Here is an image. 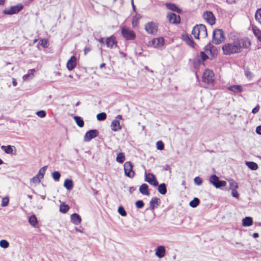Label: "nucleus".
I'll list each match as a JSON object with an SVG mask.
<instances>
[{
    "mask_svg": "<svg viewBox=\"0 0 261 261\" xmlns=\"http://www.w3.org/2000/svg\"><path fill=\"white\" fill-rule=\"evenodd\" d=\"M39 44L44 48L48 46V41L46 39H42L39 41Z\"/></svg>",
    "mask_w": 261,
    "mask_h": 261,
    "instance_id": "47",
    "label": "nucleus"
},
{
    "mask_svg": "<svg viewBox=\"0 0 261 261\" xmlns=\"http://www.w3.org/2000/svg\"><path fill=\"white\" fill-rule=\"evenodd\" d=\"M41 178L38 176V175H36L33 177L31 180V183L36 185L39 184L41 181Z\"/></svg>",
    "mask_w": 261,
    "mask_h": 261,
    "instance_id": "44",
    "label": "nucleus"
},
{
    "mask_svg": "<svg viewBox=\"0 0 261 261\" xmlns=\"http://www.w3.org/2000/svg\"><path fill=\"white\" fill-rule=\"evenodd\" d=\"M156 146L158 150H162L164 148V144L162 141H159L156 143Z\"/></svg>",
    "mask_w": 261,
    "mask_h": 261,
    "instance_id": "45",
    "label": "nucleus"
},
{
    "mask_svg": "<svg viewBox=\"0 0 261 261\" xmlns=\"http://www.w3.org/2000/svg\"><path fill=\"white\" fill-rule=\"evenodd\" d=\"M192 34L197 39L205 38L207 35L206 28L204 24H197L193 27Z\"/></svg>",
    "mask_w": 261,
    "mask_h": 261,
    "instance_id": "2",
    "label": "nucleus"
},
{
    "mask_svg": "<svg viewBox=\"0 0 261 261\" xmlns=\"http://www.w3.org/2000/svg\"><path fill=\"white\" fill-rule=\"evenodd\" d=\"M246 165L249 169L252 170H255L258 168L257 164L253 162H246Z\"/></svg>",
    "mask_w": 261,
    "mask_h": 261,
    "instance_id": "31",
    "label": "nucleus"
},
{
    "mask_svg": "<svg viewBox=\"0 0 261 261\" xmlns=\"http://www.w3.org/2000/svg\"><path fill=\"white\" fill-rule=\"evenodd\" d=\"M182 39L186 42V43L192 47H194V45H195L193 40L190 38L189 35L187 34H183L182 35Z\"/></svg>",
    "mask_w": 261,
    "mask_h": 261,
    "instance_id": "20",
    "label": "nucleus"
},
{
    "mask_svg": "<svg viewBox=\"0 0 261 261\" xmlns=\"http://www.w3.org/2000/svg\"><path fill=\"white\" fill-rule=\"evenodd\" d=\"M165 248L163 246H158L155 250V255L159 258H162L165 254Z\"/></svg>",
    "mask_w": 261,
    "mask_h": 261,
    "instance_id": "19",
    "label": "nucleus"
},
{
    "mask_svg": "<svg viewBox=\"0 0 261 261\" xmlns=\"http://www.w3.org/2000/svg\"><path fill=\"white\" fill-rule=\"evenodd\" d=\"M122 119V117L121 115H118L115 119L113 120L111 124V127L113 131L117 132L122 128L120 125L119 120Z\"/></svg>",
    "mask_w": 261,
    "mask_h": 261,
    "instance_id": "10",
    "label": "nucleus"
},
{
    "mask_svg": "<svg viewBox=\"0 0 261 261\" xmlns=\"http://www.w3.org/2000/svg\"><path fill=\"white\" fill-rule=\"evenodd\" d=\"M210 182L216 188H221L226 185V182L224 180H220L219 177L215 174L212 175L209 178Z\"/></svg>",
    "mask_w": 261,
    "mask_h": 261,
    "instance_id": "4",
    "label": "nucleus"
},
{
    "mask_svg": "<svg viewBox=\"0 0 261 261\" xmlns=\"http://www.w3.org/2000/svg\"><path fill=\"white\" fill-rule=\"evenodd\" d=\"M135 190H136L135 188L132 187L129 188V191L130 193H132L134 192V191H135Z\"/></svg>",
    "mask_w": 261,
    "mask_h": 261,
    "instance_id": "61",
    "label": "nucleus"
},
{
    "mask_svg": "<svg viewBox=\"0 0 261 261\" xmlns=\"http://www.w3.org/2000/svg\"><path fill=\"white\" fill-rule=\"evenodd\" d=\"M29 222L30 225L34 227L37 225L38 222L37 218L35 215H32L29 217Z\"/></svg>",
    "mask_w": 261,
    "mask_h": 261,
    "instance_id": "34",
    "label": "nucleus"
},
{
    "mask_svg": "<svg viewBox=\"0 0 261 261\" xmlns=\"http://www.w3.org/2000/svg\"><path fill=\"white\" fill-rule=\"evenodd\" d=\"M9 246V243L6 240H2L0 241V247L6 249Z\"/></svg>",
    "mask_w": 261,
    "mask_h": 261,
    "instance_id": "42",
    "label": "nucleus"
},
{
    "mask_svg": "<svg viewBox=\"0 0 261 261\" xmlns=\"http://www.w3.org/2000/svg\"><path fill=\"white\" fill-rule=\"evenodd\" d=\"M145 180L153 186H157L158 185V181L154 175L152 173H145Z\"/></svg>",
    "mask_w": 261,
    "mask_h": 261,
    "instance_id": "12",
    "label": "nucleus"
},
{
    "mask_svg": "<svg viewBox=\"0 0 261 261\" xmlns=\"http://www.w3.org/2000/svg\"><path fill=\"white\" fill-rule=\"evenodd\" d=\"M200 56L203 61L206 60L208 58L207 56L203 51L200 53Z\"/></svg>",
    "mask_w": 261,
    "mask_h": 261,
    "instance_id": "55",
    "label": "nucleus"
},
{
    "mask_svg": "<svg viewBox=\"0 0 261 261\" xmlns=\"http://www.w3.org/2000/svg\"><path fill=\"white\" fill-rule=\"evenodd\" d=\"M255 18L261 24V8L257 10L255 14Z\"/></svg>",
    "mask_w": 261,
    "mask_h": 261,
    "instance_id": "39",
    "label": "nucleus"
},
{
    "mask_svg": "<svg viewBox=\"0 0 261 261\" xmlns=\"http://www.w3.org/2000/svg\"><path fill=\"white\" fill-rule=\"evenodd\" d=\"M251 46V42L247 38H236L232 41L225 44L222 47L224 55H230L241 53L244 49Z\"/></svg>",
    "mask_w": 261,
    "mask_h": 261,
    "instance_id": "1",
    "label": "nucleus"
},
{
    "mask_svg": "<svg viewBox=\"0 0 261 261\" xmlns=\"http://www.w3.org/2000/svg\"><path fill=\"white\" fill-rule=\"evenodd\" d=\"M106 43L107 46L111 48L117 46V41L114 35H112L110 37L107 38L106 40Z\"/></svg>",
    "mask_w": 261,
    "mask_h": 261,
    "instance_id": "16",
    "label": "nucleus"
},
{
    "mask_svg": "<svg viewBox=\"0 0 261 261\" xmlns=\"http://www.w3.org/2000/svg\"><path fill=\"white\" fill-rule=\"evenodd\" d=\"M205 50L206 51H210L211 53H212V50H214V47L212 44L209 43L205 46Z\"/></svg>",
    "mask_w": 261,
    "mask_h": 261,
    "instance_id": "49",
    "label": "nucleus"
},
{
    "mask_svg": "<svg viewBox=\"0 0 261 261\" xmlns=\"http://www.w3.org/2000/svg\"><path fill=\"white\" fill-rule=\"evenodd\" d=\"M167 18L169 21L172 23L177 24L180 21L179 16L173 13H169L167 15Z\"/></svg>",
    "mask_w": 261,
    "mask_h": 261,
    "instance_id": "15",
    "label": "nucleus"
},
{
    "mask_svg": "<svg viewBox=\"0 0 261 261\" xmlns=\"http://www.w3.org/2000/svg\"><path fill=\"white\" fill-rule=\"evenodd\" d=\"M47 166H45L43 167H42L39 171V172L37 174L38 177L42 179L43 178L44 175L45 174V171L47 169Z\"/></svg>",
    "mask_w": 261,
    "mask_h": 261,
    "instance_id": "36",
    "label": "nucleus"
},
{
    "mask_svg": "<svg viewBox=\"0 0 261 261\" xmlns=\"http://www.w3.org/2000/svg\"><path fill=\"white\" fill-rule=\"evenodd\" d=\"M245 74L246 76L248 79H251L252 77V73L249 71V70H245Z\"/></svg>",
    "mask_w": 261,
    "mask_h": 261,
    "instance_id": "54",
    "label": "nucleus"
},
{
    "mask_svg": "<svg viewBox=\"0 0 261 261\" xmlns=\"http://www.w3.org/2000/svg\"><path fill=\"white\" fill-rule=\"evenodd\" d=\"M64 186L68 190H70L73 187V181L71 179H66L64 183Z\"/></svg>",
    "mask_w": 261,
    "mask_h": 261,
    "instance_id": "27",
    "label": "nucleus"
},
{
    "mask_svg": "<svg viewBox=\"0 0 261 261\" xmlns=\"http://www.w3.org/2000/svg\"><path fill=\"white\" fill-rule=\"evenodd\" d=\"M253 221L251 217H246L243 219V225L244 226H250L252 224Z\"/></svg>",
    "mask_w": 261,
    "mask_h": 261,
    "instance_id": "25",
    "label": "nucleus"
},
{
    "mask_svg": "<svg viewBox=\"0 0 261 261\" xmlns=\"http://www.w3.org/2000/svg\"><path fill=\"white\" fill-rule=\"evenodd\" d=\"M12 84L14 87L17 86V83L16 80L14 78L12 79Z\"/></svg>",
    "mask_w": 261,
    "mask_h": 261,
    "instance_id": "60",
    "label": "nucleus"
},
{
    "mask_svg": "<svg viewBox=\"0 0 261 261\" xmlns=\"http://www.w3.org/2000/svg\"><path fill=\"white\" fill-rule=\"evenodd\" d=\"M164 39L163 37L154 38L149 42V45L154 47H159L163 46Z\"/></svg>",
    "mask_w": 261,
    "mask_h": 261,
    "instance_id": "14",
    "label": "nucleus"
},
{
    "mask_svg": "<svg viewBox=\"0 0 261 261\" xmlns=\"http://www.w3.org/2000/svg\"><path fill=\"white\" fill-rule=\"evenodd\" d=\"M23 7L21 4H18L17 5L10 7L9 8L6 9L4 11V13L7 15H12L18 13L22 9Z\"/></svg>",
    "mask_w": 261,
    "mask_h": 261,
    "instance_id": "8",
    "label": "nucleus"
},
{
    "mask_svg": "<svg viewBox=\"0 0 261 261\" xmlns=\"http://www.w3.org/2000/svg\"><path fill=\"white\" fill-rule=\"evenodd\" d=\"M135 204L137 207L139 208L143 207L144 205L143 201L141 200L137 201Z\"/></svg>",
    "mask_w": 261,
    "mask_h": 261,
    "instance_id": "50",
    "label": "nucleus"
},
{
    "mask_svg": "<svg viewBox=\"0 0 261 261\" xmlns=\"http://www.w3.org/2000/svg\"><path fill=\"white\" fill-rule=\"evenodd\" d=\"M229 184V188L231 190L237 189L238 188V185L237 182L233 179L228 180Z\"/></svg>",
    "mask_w": 261,
    "mask_h": 261,
    "instance_id": "37",
    "label": "nucleus"
},
{
    "mask_svg": "<svg viewBox=\"0 0 261 261\" xmlns=\"http://www.w3.org/2000/svg\"><path fill=\"white\" fill-rule=\"evenodd\" d=\"M69 209L68 205L65 204H61L60 206V211L62 213H66Z\"/></svg>",
    "mask_w": 261,
    "mask_h": 261,
    "instance_id": "38",
    "label": "nucleus"
},
{
    "mask_svg": "<svg viewBox=\"0 0 261 261\" xmlns=\"http://www.w3.org/2000/svg\"><path fill=\"white\" fill-rule=\"evenodd\" d=\"M116 160L118 163H119L120 164L123 163L125 160L124 154L122 152L118 153Z\"/></svg>",
    "mask_w": 261,
    "mask_h": 261,
    "instance_id": "32",
    "label": "nucleus"
},
{
    "mask_svg": "<svg viewBox=\"0 0 261 261\" xmlns=\"http://www.w3.org/2000/svg\"><path fill=\"white\" fill-rule=\"evenodd\" d=\"M139 18L136 15L132 18V24L134 27L137 26Z\"/></svg>",
    "mask_w": 261,
    "mask_h": 261,
    "instance_id": "51",
    "label": "nucleus"
},
{
    "mask_svg": "<svg viewBox=\"0 0 261 261\" xmlns=\"http://www.w3.org/2000/svg\"><path fill=\"white\" fill-rule=\"evenodd\" d=\"M34 69H32L30 70V73H28L24 75L22 77V79L24 81H29L30 79H32L34 76V72H35Z\"/></svg>",
    "mask_w": 261,
    "mask_h": 261,
    "instance_id": "29",
    "label": "nucleus"
},
{
    "mask_svg": "<svg viewBox=\"0 0 261 261\" xmlns=\"http://www.w3.org/2000/svg\"><path fill=\"white\" fill-rule=\"evenodd\" d=\"M258 111H259V107L257 106L253 109V110L252 111V113L253 114H256V113H257L258 112Z\"/></svg>",
    "mask_w": 261,
    "mask_h": 261,
    "instance_id": "56",
    "label": "nucleus"
},
{
    "mask_svg": "<svg viewBox=\"0 0 261 261\" xmlns=\"http://www.w3.org/2000/svg\"><path fill=\"white\" fill-rule=\"evenodd\" d=\"M199 202L200 200L198 198H194L190 201L189 205L191 207L194 208L198 205Z\"/></svg>",
    "mask_w": 261,
    "mask_h": 261,
    "instance_id": "35",
    "label": "nucleus"
},
{
    "mask_svg": "<svg viewBox=\"0 0 261 261\" xmlns=\"http://www.w3.org/2000/svg\"><path fill=\"white\" fill-rule=\"evenodd\" d=\"M76 65V59L74 56H72L67 62V68L69 70H72Z\"/></svg>",
    "mask_w": 261,
    "mask_h": 261,
    "instance_id": "17",
    "label": "nucleus"
},
{
    "mask_svg": "<svg viewBox=\"0 0 261 261\" xmlns=\"http://www.w3.org/2000/svg\"><path fill=\"white\" fill-rule=\"evenodd\" d=\"M158 186L159 192L162 195H165L167 193V188L166 185L163 183L160 185L158 184Z\"/></svg>",
    "mask_w": 261,
    "mask_h": 261,
    "instance_id": "28",
    "label": "nucleus"
},
{
    "mask_svg": "<svg viewBox=\"0 0 261 261\" xmlns=\"http://www.w3.org/2000/svg\"><path fill=\"white\" fill-rule=\"evenodd\" d=\"M123 167L125 175L129 178H133L135 175V172L133 170L132 163L130 162H126L124 163Z\"/></svg>",
    "mask_w": 261,
    "mask_h": 261,
    "instance_id": "9",
    "label": "nucleus"
},
{
    "mask_svg": "<svg viewBox=\"0 0 261 261\" xmlns=\"http://www.w3.org/2000/svg\"><path fill=\"white\" fill-rule=\"evenodd\" d=\"M70 220L74 225H79L82 222V218L79 214L74 213L70 216Z\"/></svg>",
    "mask_w": 261,
    "mask_h": 261,
    "instance_id": "18",
    "label": "nucleus"
},
{
    "mask_svg": "<svg viewBox=\"0 0 261 261\" xmlns=\"http://www.w3.org/2000/svg\"><path fill=\"white\" fill-rule=\"evenodd\" d=\"M51 176L55 181H58L60 178L61 174L58 171H54L51 173Z\"/></svg>",
    "mask_w": 261,
    "mask_h": 261,
    "instance_id": "40",
    "label": "nucleus"
},
{
    "mask_svg": "<svg viewBox=\"0 0 261 261\" xmlns=\"http://www.w3.org/2000/svg\"><path fill=\"white\" fill-rule=\"evenodd\" d=\"M37 115L40 118H44L46 116V112L44 110H41L36 112Z\"/></svg>",
    "mask_w": 261,
    "mask_h": 261,
    "instance_id": "48",
    "label": "nucleus"
},
{
    "mask_svg": "<svg viewBox=\"0 0 261 261\" xmlns=\"http://www.w3.org/2000/svg\"><path fill=\"white\" fill-rule=\"evenodd\" d=\"M236 0H227V2L229 4L233 3Z\"/></svg>",
    "mask_w": 261,
    "mask_h": 261,
    "instance_id": "64",
    "label": "nucleus"
},
{
    "mask_svg": "<svg viewBox=\"0 0 261 261\" xmlns=\"http://www.w3.org/2000/svg\"><path fill=\"white\" fill-rule=\"evenodd\" d=\"M90 50L91 48L90 47H86L84 49V54L86 55Z\"/></svg>",
    "mask_w": 261,
    "mask_h": 261,
    "instance_id": "58",
    "label": "nucleus"
},
{
    "mask_svg": "<svg viewBox=\"0 0 261 261\" xmlns=\"http://www.w3.org/2000/svg\"><path fill=\"white\" fill-rule=\"evenodd\" d=\"M118 213L123 217H125L127 215L126 212L124 210V207L122 206H120L118 209Z\"/></svg>",
    "mask_w": 261,
    "mask_h": 261,
    "instance_id": "43",
    "label": "nucleus"
},
{
    "mask_svg": "<svg viewBox=\"0 0 261 261\" xmlns=\"http://www.w3.org/2000/svg\"><path fill=\"white\" fill-rule=\"evenodd\" d=\"M1 148L3 150H4L6 153L8 154H12L13 149L11 145L8 146H2Z\"/></svg>",
    "mask_w": 261,
    "mask_h": 261,
    "instance_id": "33",
    "label": "nucleus"
},
{
    "mask_svg": "<svg viewBox=\"0 0 261 261\" xmlns=\"http://www.w3.org/2000/svg\"><path fill=\"white\" fill-rule=\"evenodd\" d=\"M75 229L76 231L80 232L81 233H83V231L81 230L80 229L78 228L77 227H75Z\"/></svg>",
    "mask_w": 261,
    "mask_h": 261,
    "instance_id": "62",
    "label": "nucleus"
},
{
    "mask_svg": "<svg viewBox=\"0 0 261 261\" xmlns=\"http://www.w3.org/2000/svg\"><path fill=\"white\" fill-rule=\"evenodd\" d=\"M148 186L146 184H143L139 188V191L141 194L144 195L149 196L150 195L149 192L148 191Z\"/></svg>",
    "mask_w": 261,
    "mask_h": 261,
    "instance_id": "22",
    "label": "nucleus"
},
{
    "mask_svg": "<svg viewBox=\"0 0 261 261\" xmlns=\"http://www.w3.org/2000/svg\"><path fill=\"white\" fill-rule=\"evenodd\" d=\"M99 132L96 129H91L86 133L84 136V141L89 142L92 139L98 136Z\"/></svg>",
    "mask_w": 261,
    "mask_h": 261,
    "instance_id": "13",
    "label": "nucleus"
},
{
    "mask_svg": "<svg viewBox=\"0 0 261 261\" xmlns=\"http://www.w3.org/2000/svg\"><path fill=\"white\" fill-rule=\"evenodd\" d=\"M256 132L257 134L261 135V125L256 127Z\"/></svg>",
    "mask_w": 261,
    "mask_h": 261,
    "instance_id": "57",
    "label": "nucleus"
},
{
    "mask_svg": "<svg viewBox=\"0 0 261 261\" xmlns=\"http://www.w3.org/2000/svg\"><path fill=\"white\" fill-rule=\"evenodd\" d=\"M97 41H98L99 43H101V44H104V38H101L100 39H96Z\"/></svg>",
    "mask_w": 261,
    "mask_h": 261,
    "instance_id": "59",
    "label": "nucleus"
},
{
    "mask_svg": "<svg viewBox=\"0 0 261 261\" xmlns=\"http://www.w3.org/2000/svg\"><path fill=\"white\" fill-rule=\"evenodd\" d=\"M159 200V199H158L156 197L152 198L149 202L150 209H151V210H153L155 207H156L159 205L158 202Z\"/></svg>",
    "mask_w": 261,
    "mask_h": 261,
    "instance_id": "23",
    "label": "nucleus"
},
{
    "mask_svg": "<svg viewBox=\"0 0 261 261\" xmlns=\"http://www.w3.org/2000/svg\"><path fill=\"white\" fill-rule=\"evenodd\" d=\"M194 181L195 184L197 185H201L202 182V180L199 177H196L194 179Z\"/></svg>",
    "mask_w": 261,
    "mask_h": 261,
    "instance_id": "52",
    "label": "nucleus"
},
{
    "mask_svg": "<svg viewBox=\"0 0 261 261\" xmlns=\"http://www.w3.org/2000/svg\"><path fill=\"white\" fill-rule=\"evenodd\" d=\"M253 237L254 238H256L258 237V234L257 233H254L253 234Z\"/></svg>",
    "mask_w": 261,
    "mask_h": 261,
    "instance_id": "63",
    "label": "nucleus"
},
{
    "mask_svg": "<svg viewBox=\"0 0 261 261\" xmlns=\"http://www.w3.org/2000/svg\"><path fill=\"white\" fill-rule=\"evenodd\" d=\"M231 194H232V196L235 198H238L239 197V194L238 193L237 189L232 190Z\"/></svg>",
    "mask_w": 261,
    "mask_h": 261,
    "instance_id": "53",
    "label": "nucleus"
},
{
    "mask_svg": "<svg viewBox=\"0 0 261 261\" xmlns=\"http://www.w3.org/2000/svg\"><path fill=\"white\" fill-rule=\"evenodd\" d=\"M165 5L169 10L172 11L176 12L177 13H180L181 11V10L174 4L166 3Z\"/></svg>",
    "mask_w": 261,
    "mask_h": 261,
    "instance_id": "21",
    "label": "nucleus"
},
{
    "mask_svg": "<svg viewBox=\"0 0 261 261\" xmlns=\"http://www.w3.org/2000/svg\"><path fill=\"white\" fill-rule=\"evenodd\" d=\"M144 28L148 34L155 35L158 30V24L153 21H150L145 24Z\"/></svg>",
    "mask_w": 261,
    "mask_h": 261,
    "instance_id": "6",
    "label": "nucleus"
},
{
    "mask_svg": "<svg viewBox=\"0 0 261 261\" xmlns=\"http://www.w3.org/2000/svg\"><path fill=\"white\" fill-rule=\"evenodd\" d=\"M214 73L210 69H205L203 73L202 81L205 83L212 84L214 82Z\"/></svg>",
    "mask_w": 261,
    "mask_h": 261,
    "instance_id": "5",
    "label": "nucleus"
},
{
    "mask_svg": "<svg viewBox=\"0 0 261 261\" xmlns=\"http://www.w3.org/2000/svg\"><path fill=\"white\" fill-rule=\"evenodd\" d=\"M252 31L254 36L261 42V31L256 27H252Z\"/></svg>",
    "mask_w": 261,
    "mask_h": 261,
    "instance_id": "24",
    "label": "nucleus"
},
{
    "mask_svg": "<svg viewBox=\"0 0 261 261\" xmlns=\"http://www.w3.org/2000/svg\"><path fill=\"white\" fill-rule=\"evenodd\" d=\"M228 89L234 93L241 92L242 91V88L240 85H233L230 86Z\"/></svg>",
    "mask_w": 261,
    "mask_h": 261,
    "instance_id": "26",
    "label": "nucleus"
},
{
    "mask_svg": "<svg viewBox=\"0 0 261 261\" xmlns=\"http://www.w3.org/2000/svg\"><path fill=\"white\" fill-rule=\"evenodd\" d=\"M74 119L76 123V124L80 127H82L84 125V122L83 119L80 117L75 116L74 117Z\"/></svg>",
    "mask_w": 261,
    "mask_h": 261,
    "instance_id": "30",
    "label": "nucleus"
},
{
    "mask_svg": "<svg viewBox=\"0 0 261 261\" xmlns=\"http://www.w3.org/2000/svg\"><path fill=\"white\" fill-rule=\"evenodd\" d=\"M225 39L223 31L221 29H217L213 32V42L215 44H219Z\"/></svg>",
    "mask_w": 261,
    "mask_h": 261,
    "instance_id": "3",
    "label": "nucleus"
},
{
    "mask_svg": "<svg viewBox=\"0 0 261 261\" xmlns=\"http://www.w3.org/2000/svg\"><path fill=\"white\" fill-rule=\"evenodd\" d=\"M204 19L210 25H212L215 23V17L211 11H206L203 13Z\"/></svg>",
    "mask_w": 261,
    "mask_h": 261,
    "instance_id": "11",
    "label": "nucleus"
},
{
    "mask_svg": "<svg viewBox=\"0 0 261 261\" xmlns=\"http://www.w3.org/2000/svg\"><path fill=\"white\" fill-rule=\"evenodd\" d=\"M9 199L8 197H5L2 199V206L5 207L7 206L9 204Z\"/></svg>",
    "mask_w": 261,
    "mask_h": 261,
    "instance_id": "46",
    "label": "nucleus"
},
{
    "mask_svg": "<svg viewBox=\"0 0 261 261\" xmlns=\"http://www.w3.org/2000/svg\"><path fill=\"white\" fill-rule=\"evenodd\" d=\"M121 34L123 37L127 40H133L136 38V34L135 32L130 29L125 27L122 28Z\"/></svg>",
    "mask_w": 261,
    "mask_h": 261,
    "instance_id": "7",
    "label": "nucleus"
},
{
    "mask_svg": "<svg viewBox=\"0 0 261 261\" xmlns=\"http://www.w3.org/2000/svg\"><path fill=\"white\" fill-rule=\"evenodd\" d=\"M97 119L99 121L105 120L107 118V114L104 112L99 113L96 116Z\"/></svg>",
    "mask_w": 261,
    "mask_h": 261,
    "instance_id": "41",
    "label": "nucleus"
}]
</instances>
